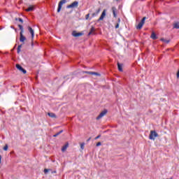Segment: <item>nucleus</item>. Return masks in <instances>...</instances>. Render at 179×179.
Listing matches in <instances>:
<instances>
[{
    "instance_id": "27",
    "label": "nucleus",
    "mask_w": 179,
    "mask_h": 179,
    "mask_svg": "<svg viewBox=\"0 0 179 179\" xmlns=\"http://www.w3.org/2000/svg\"><path fill=\"white\" fill-rule=\"evenodd\" d=\"M89 17H90V14L88 13L85 15V20H89Z\"/></svg>"
},
{
    "instance_id": "16",
    "label": "nucleus",
    "mask_w": 179,
    "mask_h": 179,
    "mask_svg": "<svg viewBox=\"0 0 179 179\" xmlns=\"http://www.w3.org/2000/svg\"><path fill=\"white\" fill-rule=\"evenodd\" d=\"M117 69L120 72H122V64L117 63Z\"/></svg>"
},
{
    "instance_id": "2",
    "label": "nucleus",
    "mask_w": 179,
    "mask_h": 179,
    "mask_svg": "<svg viewBox=\"0 0 179 179\" xmlns=\"http://www.w3.org/2000/svg\"><path fill=\"white\" fill-rule=\"evenodd\" d=\"M78 6H79V2L78 1H74L72 3L66 6L67 9H71V8H78Z\"/></svg>"
},
{
    "instance_id": "31",
    "label": "nucleus",
    "mask_w": 179,
    "mask_h": 179,
    "mask_svg": "<svg viewBox=\"0 0 179 179\" xmlns=\"http://www.w3.org/2000/svg\"><path fill=\"white\" fill-rule=\"evenodd\" d=\"M20 51H21V49L19 48H17V54H20Z\"/></svg>"
},
{
    "instance_id": "34",
    "label": "nucleus",
    "mask_w": 179,
    "mask_h": 179,
    "mask_svg": "<svg viewBox=\"0 0 179 179\" xmlns=\"http://www.w3.org/2000/svg\"><path fill=\"white\" fill-rule=\"evenodd\" d=\"M97 13H92V17H94V16H97Z\"/></svg>"
},
{
    "instance_id": "37",
    "label": "nucleus",
    "mask_w": 179,
    "mask_h": 179,
    "mask_svg": "<svg viewBox=\"0 0 179 179\" xmlns=\"http://www.w3.org/2000/svg\"><path fill=\"white\" fill-rule=\"evenodd\" d=\"M22 45H23L22 44H20V45H19L17 46V48H20V49H22Z\"/></svg>"
},
{
    "instance_id": "23",
    "label": "nucleus",
    "mask_w": 179,
    "mask_h": 179,
    "mask_svg": "<svg viewBox=\"0 0 179 179\" xmlns=\"http://www.w3.org/2000/svg\"><path fill=\"white\" fill-rule=\"evenodd\" d=\"M8 149H9V145H8V144H6L5 146L3 148V150L6 152Z\"/></svg>"
},
{
    "instance_id": "1",
    "label": "nucleus",
    "mask_w": 179,
    "mask_h": 179,
    "mask_svg": "<svg viewBox=\"0 0 179 179\" xmlns=\"http://www.w3.org/2000/svg\"><path fill=\"white\" fill-rule=\"evenodd\" d=\"M159 136V134L156 131H151L149 135V139L151 141H155V138H157Z\"/></svg>"
},
{
    "instance_id": "47",
    "label": "nucleus",
    "mask_w": 179,
    "mask_h": 179,
    "mask_svg": "<svg viewBox=\"0 0 179 179\" xmlns=\"http://www.w3.org/2000/svg\"><path fill=\"white\" fill-rule=\"evenodd\" d=\"M116 1H118V0H116Z\"/></svg>"
},
{
    "instance_id": "12",
    "label": "nucleus",
    "mask_w": 179,
    "mask_h": 179,
    "mask_svg": "<svg viewBox=\"0 0 179 179\" xmlns=\"http://www.w3.org/2000/svg\"><path fill=\"white\" fill-rule=\"evenodd\" d=\"M68 146H69V143H66L62 148V152H65L66 149H68Z\"/></svg>"
},
{
    "instance_id": "28",
    "label": "nucleus",
    "mask_w": 179,
    "mask_h": 179,
    "mask_svg": "<svg viewBox=\"0 0 179 179\" xmlns=\"http://www.w3.org/2000/svg\"><path fill=\"white\" fill-rule=\"evenodd\" d=\"M92 75H96V76H100V73H99L97 72H94V71H92Z\"/></svg>"
},
{
    "instance_id": "7",
    "label": "nucleus",
    "mask_w": 179,
    "mask_h": 179,
    "mask_svg": "<svg viewBox=\"0 0 179 179\" xmlns=\"http://www.w3.org/2000/svg\"><path fill=\"white\" fill-rule=\"evenodd\" d=\"M85 34L83 32H78L76 31H73L72 36L73 37H80L81 36H83Z\"/></svg>"
},
{
    "instance_id": "42",
    "label": "nucleus",
    "mask_w": 179,
    "mask_h": 179,
    "mask_svg": "<svg viewBox=\"0 0 179 179\" xmlns=\"http://www.w3.org/2000/svg\"><path fill=\"white\" fill-rule=\"evenodd\" d=\"M117 22L120 23V22H121V19L118 18Z\"/></svg>"
},
{
    "instance_id": "4",
    "label": "nucleus",
    "mask_w": 179,
    "mask_h": 179,
    "mask_svg": "<svg viewBox=\"0 0 179 179\" xmlns=\"http://www.w3.org/2000/svg\"><path fill=\"white\" fill-rule=\"evenodd\" d=\"M64 3H66V0H61L59 2L58 8H57V13H59V12H61V9H62V5H64Z\"/></svg>"
},
{
    "instance_id": "44",
    "label": "nucleus",
    "mask_w": 179,
    "mask_h": 179,
    "mask_svg": "<svg viewBox=\"0 0 179 179\" xmlns=\"http://www.w3.org/2000/svg\"><path fill=\"white\" fill-rule=\"evenodd\" d=\"M3 29V27H0V30H2Z\"/></svg>"
},
{
    "instance_id": "18",
    "label": "nucleus",
    "mask_w": 179,
    "mask_h": 179,
    "mask_svg": "<svg viewBox=\"0 0 179 179\" xmlns=\"http://www.w3.org/2000/svg\"><path fill=\"white\" fill-rule=\"evenodd\" d=\"M142 27H143V24L141 22H139L138 24L136 26L137 30H141V29H142Z\"/></svg>"
},
{
    "instance_id": "38",
    "label": "nucleus",
    "mask_w": 179,
    "mask_h": 179,
    "mask_svg": "<svg viewBox=\"0 0 179 179\" xmlns=\"http://www.w3.org/2000/svg\"><path fill=\"white\" fill-rule=\"evenodd\" d=\"M31 45L32 48H33V47H34V43L33 42V41H31Z\"/></svg>"
},
{
    "instance_id": "14",
    "label": "nucleus",
    "mask_w": 179,
    "mask_h": 179,
    "mask_svg": "<svg viewBox=\"0 0 179 179\" xmlns=\"http://www.w3.org/2000/svg\"><path fill=\"white\" fill-rule=\"evenodd\" d=\"M48 115L50 117V118H57V115L54 113H48Z\"/></svg>"
},
{
    "instance_id": "17",
    "label": "nucleus",
    "mask_w": 179,
    "mask_h": 179,
    "mask_svg": "<svg viewBox=\"0 0 179 179\" xmlns=\"http://www.w3.org/2000/svg\"><path fill=\"white\" fill-rule=\"evenodd\" d=\"M18 27H19V29H20V33L23 34V33L24 32V29H23V25H22V24H18Z\"/></svg>"
},
{
    "instance_id": "21",
    "label": "nucleus",
    "mask_w": 179,
    "mask_h": 179,
    "mask_svg": "<svg viewBox=\"0 0 179 179\" xmlns=\"http://www.w3.org/2000/svg\"><path fill=\"white\" fill-rule=\"evenodd\" d=\"M173 29H179V22L173 24Z\"/></svg>"
},
{
    "instance_id": "29",
    "label": "nucleus",
    "mask_w": 179,
    "mask_h": 179,
    "mask_svg": "<svg viewBox=\"0 0 179 179\" xmlns=\"http://www.w3.org/2000/svg\"><path fill=\"white\" fill-rule=\"evenodd\" d=\"M80 148L83 149V150L85 149V143H84L80 144Z\"/></svg>"
},
{
    "instance_id": "40",
    "label": "nucleus",
    "mask_w": 179,
    "mask_h": 179,
    "mask_svg": "<svg viewBox=\"0 0 179 179\" xmlns=\"http://www.w3.org/2000/svg\"><path fill=\"white\" fill-rule=\"evenodd\" d=\"M92 139V137H90L87 140V142H90V141Z\"/></svg>"
},
{
    "instance_id": "20",
    "label": "nucleus",
    "mask_w": 179,
    "mask_h": 179,
    "mask_svg": "<svg viewBox=\"0 0 179 179\" xmlns=\"http://www.w3.org/2000/svg\"><path fill=\"white\" fill-rule=\"evenodd\" d=\"M161 41H163V43H166V44H169L170 43V40H166L164 38H161Z\"/></svg>"
},
{
    "instance_id": "8",
    "label": "nucleus",
    "mask_w": 179,
    "mask_h": 179,
    "mask_svg": "<svg viewBox=\"0 0 179 179\" xmlns=\"http://www.w3.org/2000/svg\"><path fill=\"white\" fill-rule=\"evenodd\" d=\"M27 38L23 34L20 33V43H22V44H24V41H26Z\"/></svg>"
},
{
    "instance_id": "13",
    "label": "nucleus",
    "mask_w": 179,
    "mask_h": 179,
    "mask_svg": "<svg viewBox=\"0 0 179 179\" xmlns=\"http://www.w3.org/2000/svg\"><path fill=\"white\" fill-rule=\"evenodd\" d=\"M95 30H96V29L94 28V27H92L90 30V32L88 33V36L93 34L94 33Z\"/></svg>"
},
{
    "instance_id": "5",
    "label": "nucleus",
    "mask_w": 179,
    "mask_h": 179,
    "mask_svg": "<svg viewBox=\"0 0 179 179\" xmlns=\"http://www.w3.org/2000/svg\"><path fill=\"white\" fill-rule=\"evenodd\" d=\"M15 66L17 69H18V71H20V72H22V73L24 74L27 73V71H26V69H24L20 64H17Z\"/></svg>"
},
{
    "instance_id": "32",
    "label": "nucleus",
    "mask_w": 179,
    "mask_h": 179,
    "mask_svg": "<svg viewBox=\"0 0 179 179\" xmlns=\"http://www.w3.org/2000/svg\"><path fill=\"white\" fill-rule=\"evenodd\" d=\"M96 146L99 147V146H101V142H98L96 145Z\"/></svg>"
},
{
    "instance_id": "25",
    "label": "nucleus",
    "mask_w": 179,
    "mask_h": 179,
    "mask_svg": "<svg viewBox=\"0 0 179 179\" xmlns=\"http://www.w3.org/2000/svg\"><path fill=\"white\" fill-rule=\"evenodd\" d=\"M83 73H87L88 75H93V71H83Z\"/></svg>"
},
{
    "instance_id": "26",
    "label": "nucleus",
    "mask_w": 179,
    "mask_h": 179,
    "mask_svg": "<svg viewBox=\"0 0 179 179\" xmlns=\"http://www.w3.org/2000/svg\"><path fill=\"white\" fill-rule=\"evenodd\" d=\"M48 171H51V169H44V173L45 174H47V173H48Z\"/></svg>"
},
{
    "instance_id": "3",
    "label": "nucleus",
    "mask_w": 179,
    "mask_h": 179,
    "mask_svg": "<svg viewBox=\"0 0 179 179\" xmlns=\"http://www.w3.org/2000/svg\"><path fill=\"white\" fill-rule=\"evenodd\" d=\"M108 113V110L107 109H104L102 112L100 113V114L96 117V120H101V118H103L106 114Z\"/></svg>"
},
{
    "instance_id": "10",
    "label": "nucleus",
    "mask_w": 179,
    "mask_h": 179,
    "mask_svg": "<svg viewBox=\"0 0 179 179\" xmlns=\"http://www.w3.org/2000/svg\"><path fill=\"white\" fill-rule=\"evenodd\" d=\"M28 30H29V33L31 34V38L33 40V38H34V30L30 26L28 27Z\"/></svg>"
},
{
    "instance_id": "36",
    "label": "nucleus",
    "mask_w": 179,
    "mask_h": 179,
    "mask_svg": "<svg viewBox=\"0 0 179 179\" xmlns=\"http://www.w3.org/2000/svg\"><path fill=\"white\" fill-rule=\"evenodd\" d=\"M17 45V44H15L14 48L11 50V51H15V48H16V46Z\"/></svg>"
},
{
    "instance_id": "46",
    "label": "nucleus",
    "mask_w": 179,
    "mask_h": 179,
    "mask_svg": "<svg viewBox=\"0 0 179 179\" xmlns=\"http://www.w3.org/2000/svg\"><path fill=\"white\" fill-rule=\"evenodd\" d=\"M14 30H15V31H17V29H14Z\"/></svg>"
},
{
    "instance_id": "22",
    "label": "nucleus",
    "mask_w": 179,
    "mask_h": 179,
    "mask_svg": "<svg viewBox=\"0 0 179 179\" xmlns=\"http://www.w3.org/2000/svg\"><path fill=\"white\" fill-rule=\"evenodd\" d=\"M145 20H146V17H143L141 19L140 23H142L143 25V24H145Z\"/></svg>"
},
{
    "instance_id": "43",
    "label": "nucleus",
    "mask_w": 179,
    "mask_h": 179,
    "mask_svg": "<svg viewBox=\"0 0 179 179\" xmlns=\"http://www.w3.org/2000/svg\"><path fill=\"white\" fill-rule=\"evenodd\" d=\"M11 29H15V27L13 25L10 26Z\"/></svg>"
},
{
    "instance_id": "9",
    "label": "nucleus",
    "mask_w": 179,
    "mask_h": 179,
    "mask_svg": "<svg viewBox=\"0 0 179 179\" xmlns=\"http://www.w3.org/2000/svg\"><path fill=\"white\" fill-rule=\"evenodd\" d=\"M36 9V6H29L27 9H25V12H33Z\"/></svg>"
},
{
    "instance_id": "35",
    "label": "nucleus",
    "mask_w": 179,
    "mask_h": 179,
    "mask_svg": "<svg viewBox=\"0 0 179 179\" xmlns=\"http://www.w3.org/2000/svg\"><path fill=\"white\" fill-rule=\"evenodd\" d=\"M115 27V29H118V27H120V24L117 23Z\"/></svg>"
},
{
    "instance_id": "30",
    "label": "nucleus",
    "mask_w": 179,
    "mask_h": 179,
    "mask_svg": "<svg viewBox=\"0 0 179 179\" xmlns=\"http://www.w3.org/2000/svg\"><path fill=\"white\" fill-rule=\"evenodd\" d=\"M100 10H101V8H99V9H97L96 10V13L97 14V15H99V13H100Z\"/></svg>"
},
{
    "instance_id": "39",
    "label": "nucleus",
    "mask_w": 179,
    "mask_h": 179,
    "mask_svg": "<svg viewBox=\"0 0 179 179\" xmlns=\"http://www.w3.org/2000/svg\"><path fill=\"white\" fill-rule=\"evenodd\" d=\"M1 161H2V156L0 155V164H1Z\"/></svg>"
},
{
    "instance_id": "6",
    "label": "nucleus",
    "mask_w": 179,
    "mask_h": 179,
    "mask_svg": "<svg viewBox=\"0 0 179 179\" xmlns=\"http://www.w3.org/2000/svg\"><path fill=\"white\" fill-rule=\"evenodd\" d=\"M107 13V10L104 9L101 13L100 17L97 20V22H100L103 20L104 17H106V13Z\"/></svg>"
},
{
    "instance_id": "11",
    "label": "nucleus",
    "mask_w": 179,
    "mask_h": 179,
    "mask_svg": "<svg viewBox=\"0 0 179 179\" xmlns=\"http://www.w3.org/2000/svg\"><path fill=\"white\" fill-rule=\"evenodd\" d=\"M112 12L113 13V17H117V8L112 7Z\"/></svg>"
},
{
    "instance_id": "33",
    "label": "nucleus",
    "mask_w": 179,
    "mask_h": 179,
    "mask_svg": "<svg viewBox=\"0 0 179 179\" xmlns=\"http://www.w3.org/2000/svg\"><path fill=\"white\" fill-rule=\"evenodd\" d=\"M101 135H98L96 137H95V141L96 140H97V139H99V138H101Z\"/></svg>"
},
{
    "instance_id": "24",
    "label": "nucleus",
    "mask_w": 179,
    "mask_h": 179,
    "mask_svg": "<svg viewBox=\"0 0 179 179\" xmlns=\"http://www.w3.org/2000/svg\"><path fill=\"white\" fill-rule=\"evenodd\" d=\"M15 20H16V22H17V20L19 22H20V23H23V19L19 17V18H15Z\"/></svg>"
},
{
    "instance_id": "19",
    "label": "nucleus",
    "mask_w": 179,
    "mask_h": 179,
    "mask_svg": "<svg viewBox=\"0 0 179 179\" xmlns=\"http://www.w3.org/2000/svg\"><path fill=\"white\" fill-rule=\"evenodd\" d=\"M62 132H64L63 130L59 131V132H57L55 135H53V137L57 138V136H58L59 135H61V134H62Z\"/></svg>"
},
{
    "instance_id": "15",
    "label": "nucleus",
    "mask_w": 179,
    "mask_h": 179,
    "mask_svg": "<svg viewBox=\"0 0 179 179\" xmlns=\"http://www.w3.org/2000/svg\"><path fill=\"white\" fill-rule=\"evenodd\" d=\"M150 37L152 38V40H157V35H156V33L155 32H152Z\"/></svg>"
},
{
    "instance_id": "45",
    "label": "nucleus",
    "mask_w": 179,
    "mask_h": 179,
    "mask_svg": "<svg viewBox=\"0 0 179 179\" xmlns=\"http://www.w3.org/2000/svg\"><path fill=\"white\" fill-rule=\"evenodd\" d=\"M66 78H68V76H64V79H66Z\"/></svg>"
},
{
    "instance_id": "41",
    "label": "nucleus",
    "mask_w": 179,
    "mask_h": 179,
    "mask_svg": "<svg viewBox=\"0 0 179 179\" xmlns=\"http://www.w3.org/2000/svg\"><path fill=\"white\" fill-rule=\"evenodd\" d=\"M50 171H52V174H53V173H57L56 171H52L51 170Z\"/></svg>"
}]
</instances>
